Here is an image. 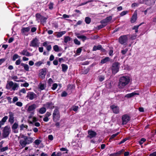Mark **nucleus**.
Listing matches in <instances>:
<instances>
[{"mask_svg": "<svg viewBox=\"0 0 156 156\" xmlns=\"http://www.w3.org/2000/svg\"><path fill=\"white\" fill-rule=\"evenodd\" d=\"M43 62L42 61H38L35 63V65L37 66H40L42 64H43Z\"/></svg>", "mask_w": 156, "mask_h": 156, "instance_id": "nucleus-52", "label": "nucleus"}, {"mask_svg": "<svg viewBox=\"0 0 156 156\" xmlns=\"http://www.w3.org/2000/svg\"><path fill=\"white\" fill-rule=\"evenodd\" d=\"M99 80L100 81H102L105 79V77L104 76L100 75L98 76Z\"/></svg>", "mask_w": 156, "mask_h": 156, "instance_id": "nucleus-45", "label": "nucleus"}, {"mask_svg": "<svg viewBox=\"0 0 156 156\" xmlns=\"http://www.w3.org/2000/svg\"><path fill=\"white\" fill-rule=\"evenodd\" d=\"M21 60L20 59H19L17 60L16 62H15V64L16 65H19L21 64Z\"/></svg>", "mask_w": 156, "mask_h": 156, "instance_id": "nucleus-55", "label": "nucleus"}, {"mask_svg": "<svg viewBox=\"0 0 156 156\" xmlns=\"http://www.w3.org/2000/svg\"><path fill=\"white\" fill-rule=\"evenodd\" d=\"M53 49L55 52H59L61 50L59 47L57 45H55L53 46Z\"/></svg>", "mask_w": 156, "mask_h": 156, "instance_id": "nucleus-30", "label": "nucleus"}, {"mask_svg": "<svg viewBox=\"0 0 156 156\" xmlns=\"http://www.w3.org/2000/svg\"><path fill=\"white\" fill-rule=\"evenodd\" d=\"M73 110L75 112H76L77 111L78 108V106H73Z\"/></svg>", "mask_w": 156, "mask_h": 156, "instance_id": "nucleus-60", "label": "nucleus"}, {"mask_svg": "<svg viewBox=\"0 0 156 156\" xmlns=\"http://www.w3.org/2000/svg\"><path fill=\"white\" fill-rule=\"evenodd\" d=\"M19 93H20L25 94L26 93V90L24 88H22L20 90Z\"/></svg>", "mask_w": 156, "mask_h": 156, "instance_id": "nucleus-53", "label": "nucleus"}, {"mask_svg": "<svg viewBox=\"0 0 156 156\" xmlns=\"http://www.w3.org/2000/svg\"><path fill=\"white\" fill-rule=\"evenodd\" d=\"M128 49L127 48H126L125 50H122L121 51V53L123 55H125L127 52Z\"/></svg>", "mask_w": 156, "mask_h": 156, "instance_id": "nucleus-54", "label": "nucleus"}, {"mask_svg": "<svg viewBox=\"0 0 156 156\" xmlns=\"http://www.w3.org/2000/svg\"><path fill=\"white\" fill-rule=\"evenodd\" d=\"M28 127V126L26 125H24L23 124L21 125L20 126V130H23L24 128L27 129Z\"/></svg>", "mask_w": 156, "mask_h": 156, "instance_id": "nucleus-43", "label": "nucleus"}, {"mask_svg": "<svg viewBox=\"0 0 156 156\" xmlns=\"http://www.w3.org/2000/svg\"><path fill=\"white\" fill-rule=\"evenodd\" d=\"M8 119V117L7 116H4L2 119V121H3L4 122H5Z\"/></svg>", "mask_w": 156, "mask_h": 156, "instance_id": "nucleus-57", "label": "nucleus"}, {"mask_svg": "<svg viewBox=\"0 0 156 156\" xmlns=\"http://www.w3.org/2000/svg\"><path fill=\"white\" fill-rule=\"evenodd\" d=\"M37 108V105L34 104L30 105L27 109V112L30 113V115L29 117V118H31L32 115L34 114L35 109Z\"/></svg>", "mask_w": 156, "mask_h": 156, "instance_id": "nucleus-4", "label": "nucleus"}, {"mask_svg": "<svg viewBox=\"0 0 156 156\" xmlns=\"http://www.w3.org/2000/svg\"><path fill=\"white\" fill-rule=\"evenodd\" d=\"M74 42L76 44L79 45L80 44V42L77 39H75L74 40Z\"/></svg>", "mask_w": 156, "mask_h": 156, "instance_id": "nucleus-47", "label": "nucleus"}, {"mask_svg": "<svg viewBox=\"0 0 156 156\" xmlns=\"http://www.w3.org/2000/svg\"><path fill=\"white\" fill-rule=\"evenodd\" d=\"M20 53L21 55H26L27 56H30L32 55L26 49H23L22 51L20 52Z\"/></svg>", "mask_w": 156, "mask_h": 156, "instance_id": "nucleus-17", "label": "nucleus"}, {"mask_svg": "<svg viewBox=\"0 0 156 156\" xmlns=\"http://www.w3.org/2000/svg\"><path fill=\"white\" fill-rule=\"evenodd\" d=\"M106 26V24H102L98 27V30H100L101 29L104 27Z\"/></svg>", "mask_w": 156, "mask_h": 156, "instance_id": "nucleus-50", "label": "nucleus"}, {"mask_svg": "<svg viewBox=\"0 0 156 156\" xmlns=\"http://www.w3.org/2000/svg\"><path fill=\"white\" fill-rule=\"evenodd\" d=\"M77 38L79 39H81L83 42L87 39L86 37L83 35L78 36H77Z\"/></svg>", "mask_w": 156, "mask_h": 156, "instance_id": "nucleus-31", "label": "nucleus"}, {"mask_svg": "<svg viewBox=\"0 0 156 156\" xmlns=\"http://www.w3.org/2000/svg\"><path fill=\"white\" fill-rule=\"evenodd\" d=\"M81 48H79L76 50V52L77 54H79L81 52Z\"/></svg>", "mask_w": 156, "mask_h": 156, "instance_id": "nucleus-63", "label": "nucleus"}, {"mask_svg": "<svg viewBox=\"0 0 156 156\" xmlns=\"http://www.w3.org/2000/svg\"><path fill=\"white\" fill-rule=\"evenodd\" d=\"M120 63L118 62L114 63L112 66V71L113 73L115 74L119 71Z\"/></svg>", "mask_w": 156, "mask_h": 156, "instance_id": "nucleus-7", "label": "nucleus"}, {"mask_svg": "<svg viewBox=\"0 0 156 156\" xmlns=\"http://www.w3.org/2000/svg\"><path fill=\"white\" fill-rule=\"evenodd\" d=\"M85 21L87 24H89L91 22V19L90 18L88 17H87L85 18Z\"/></svg>", "mask_w": 156, "mask_h": 156, "instance_id": "nucleus-34", "label": "nucleus"}, {"mask_svg": "<svg viewBox=\"0 0 156 156\" xmlns=\"http://www.w3.org/2000/svg\"><path fill=\"white\" fill-rule=\"evenodd\" d=\"M61 66L62 67V71L64 73L66 72L68 68L67 65L65 64H61Z\"/></svg>", "mask_w": 156, "mask_h": 156, "instance_id": "nucleus-23", "label": "nucleus"}, {"mask_svg": "<svg viewBox=\"0 0 156 156\" xmlns=\"http://www.w3.org/2000/svg\"><path fill=\"white\" fill-rule=\"evenodd\" d=\"M36 20L38 21H40L41 22L44 23L46 22L47 18L41 15L39 13H37L36 15Z\"/></svg>", "mask_w": 156, "mask_h": 156, "instance_id": "nucleus-11", "label": "nucleus"}, {"mask_svg": "<svg viewBox=\"0 0 156 156\" xmlns=\"http://www.w3.org/2000/svg\"><path fill=\"white\" fill-rule=\"evenodd\" d=\"M100 23L101 24H106V25H107V24L108 22H107V20L105 19L102 20L100 22Z\"/></svg>", "mask_w": 156, "mask_h": 156, "instance_id": "nucleus-41", "label": "nucleus"}, {"mask_svg": "<svg viewBox=\"0 0 156 156\" xmlns=\"http://www.w3.org/2000/svg\"><path fill=\"white\" fill-rule=\"evenodd\" d=\"M112 16H109L106 17L105 19L107 21V22L109 23L112 20Z\"/></svg>", "mask_w": 156, "mask_h": 156, "instance_id": "nucleus-49", "label": "nucleus"}, {"mask_svg": "<svg viewBox=\"0 0 156 156\" xmlns=\"http://www.w3.org/2000/svg\"><path fill=\"white\" fill-rule=\"evenodd\" d=\"M128 35L121 36L119 38V41L122 44L126 45L128 40Z\"/></svg>", "mask_w": 156, "mask_h": 156, "instance_id": "nucleus-6", "label": "nucleus"}, {"mask_svg": "<svg viewBox=\"0 0 156 156\" xmlns=\"http://www.w3.org/2000/svg\"><path fill=\"white\" fill-rule=\"evenodd\" d=\"M57 84L56 83H54L52 85V87H51V89L53 90H55L57 88Z\"/></svg>", "mask_w": 156, "mask_h": 156, "instance_id": "nucleus-42", "label": "nucleus"}, {"mask_svg": "<svg viewBox=\"0 0 156 156\" xmlns=\"http://www.w3.org/2000/svg\"><path fill=\"white\" fill-rule=\"evenodd\" d=\"M136 95H139V94L135 92H132L126 94L125 97L127 98H130Z\"/></svg>", "mask_w": 156, "mask_h": 156, "instance_id": "nucleus-22", "label": "nucleus"}, {"mask_svg": "<svg viewBox=\"0 0 156 156\" xmlns=\"http://www.w3.org/2000/svg\"><path fill=\"white\" fill-rule=\"evenodd\" d=\"M53 119L54 121L56 122L59 120L60 118V113L57 108H55L53 114Z\"/></svg>", "mask_w": 156, "mask_h": 156, "instance_id": "nucleus-5", "label": "nucleus"}, {"mask_svg": "<svg viewBox=\"0 0 156 156\" xmlns=\"http://www.w3.org/2000/svg\"><path fill=\"white\" fill-rule=\"evenodd\" d=\"M110 108L112 110L114 113L118 114L119 112V108L115 105H112L110 106Z\"/></svg>", "mask_w": 156, "mask_h": 156, "instance_id": "nucleus-16", "label": "nucleus"}, {"mask_svg": "<svg viewBox=\"0 0 156 156\" xmlns=\"http://www.w3.org/2000/svg\"><path fill=\"white\" fill-rule=\"evenodd\" d=\"M67 95V93L65 91L63 92L61 95L62 97H66Z\"/></svg>", "mask_w": 156, "mask_h": 156, "instance_id": "nucleus-61", "label": "nucleus"}, {"mask_svg": "<svg viewBox=\"0 0 156 156\" xmlns=\"http://www.w3.org/2000/svg\"><path fill=\"white\" fill-rule=\"evenodd\" d=\"M18 127V124L17 123H15L12 126V129L15 130Z\"/></svg>", "mask_w": 156, "mask_h": 156, "instance_id": "nucleus-36", "label": "nucleus"}, {"mask_svg": "<svg viewBox=\"0 0 156 156\" xmlns=\"http://www.w3.org/2000/svg\"><path fill=\"white\" fill-rule=\"evenodd\" d=\"M19 87V84L13 83L12 81H8L6 85V88L10 90L15 91L17 90Z\"/></svg>", "mask_w": 156, "mask_h": 156, "instance_id": "nucleus-3", "label": "nucleus"}, {"mask_svg": "<svg viewBox=\"0 0 156 156\" xmlns=\"http://www.w3.org/2000/svg\"><path fill=\"white\" fill-rule=\"evenodd\" d=\"M37 97V95L33 92L29 91L27 94L26 96V98L30 100H33L36 98Z\"/></svg>", "mask_w": 156, "mask_h": 156, "instance_id": "nucleus-10", "label": "nucleus"}, {"mask_svg": "<svg viewBox=\"0 0 156 156\" xmlns=\"http://www.w3.org/2000/svg\"><path fill=\"white\" fill-rule=\"evenodd\" d=\"M128 11H122L121 13L120 14V16H123L126 15V14L128 13Z\"/></svg>", "mask_w": 156, "mask_h": 156, "instance_id": "nucleus-58", "label": "nucleus"}, {"mask_svg": "<svg viewBox=\"0 0 156 156\" xmlns=\"http://www.w3.org/2000/svg\"><path fill=\"white\" fill-rule=\"evenodd\" d=\"M71 38L69 36H66L65 37L64 41L65 43H67L68 42L70 41Z\"/></svg>", "mask_w": 156, "mask_h": 156, "instance_id": "nucleus-32", "label": "nucleus"}, {"mask_svg": "<svg viewBox=\"0 0 156 156\" xmlns=\"http://www.w3.org/2000/svg\"><path fill=\"white\" fill-rule=\"evenodd\" d=\"M140 4V3H134L132 4L131 7L133 8L136 7H137Z\"/></svg>", "mask_w": 156, "mask_h": 156, "instance_id": "nucleus-39", "label": "nucleus"}, {"mask_svg": "<svg viewBox=\"0 0 156 156\" xmlns=\"http://www.w3.org/2000/svg\"><path fill=\"white\" fill-rule=\"evenodd\" d=\"M41 142V140L37 139L34 142L36 145H38L40 144Z\"/></svg>", "mask_w": 156, "mask_h": 156, "instance_id": "nucleus-48", "label": "nucleus"}, {"mask_svg": "<svg viewBox=\"0 0 156 156\" xmlns=\"http://www.w3.org/2000/svg\"><path fill=\"white\" fill-rule=\"evenodd\" d=\"M46 109L45 107H42L40 109L39 112L41 114H43L46 112Z\"/></svg>", "mask_w": 156, "mask_h": 156, "instance_id": "nucleus-28", "label": "nucleus"}, {"mask_svg": "<svg viewBox=\"0 0 156 156\" xmlns=\"http://www.w3.org/2000/svg\"><path fill=\"white\" fill-rule=\"evenodd\" d=\"M16 105H17V106H19V107H21L23 105V104L22 102H17L16 104Z\"/></svg>", "mask_w": 156, "mask_h": 156, "instance_id": "nucleus-59", "label": "nucleus"}, {"mask_svg": "<svg viewBox=\"0 0 156 156\" xmlns=\"http://www.w3.org/2000/svg\"><path fill=\"white\" fill-rule=\"evenodd\" d=\"M30 30V28L29 27H23L21 30V31L22 33H25L28 32Z\"/></svg>", "mask_w": 156, "mask_h": 156, "instance_id": "nucleus-25", "label": "nucleus"}, {"mask_svg": "<svg viewBox=\"0 0 156 156\" xmlns=\"http://www.w3.org/2000/svg\"><path fill=\"white\" fill-rule=\"evenodd\" d=\"M46 74V68L42 69L39 74V76L42 79L45 78Z\"/></svg>", "mask_w": 156, "mask_h": 156, "instance_id": "nucleus-15", "label": "nucleus"}, {"mask_svg": "<svg viewBox=\"0 0 156 156\" xmlns=\"http://www.w3.org/2000/svg\"><path fill=\"white\" fill-rule=\"evenodd\" d=\"M130 80V78L129 76H124L120 77L118 85L120 89L124 88L129 84Z\"/></svg>", "mask_w": 156, "mask_h": 156, "instance_id": "nucleus-1", "label": "nucleus"}, {"mask_svg": "<svg viewBox=\"0 0 156 156\" xmlns=\"http://www.w3.org/2000/svg\"><path fill=\"white\" fill-rule=\"evenodd\" d=\"M66 33L65 31H62L60 32H58L57 33L56 36L58 37H61L63 35Z\"/></svg>", "mask_w": 156, "mask_h": 156, "instance_id": "nucleus-27", "label": "nucleus"}, {"mask_svg": "<svg viewBox=\"0 0 156 156\" xmlns=\"http://www.w3.org/2000/svg\"><path fill=\"white\" fill-rule=\"evenodd\" d=\"M22 138L23 139H20L19 141L21 148L24 147L27 144H30L33 141V139L31 137L23 136Z\"/></svg>", "mask_w": 156, "mask_h": 156, "instance_id": "nucleus-2", "label": "nucleus"}, {"mask_svg": "<svg viewBox=\"0 0 156 156\" xmlns=\"http://www.w3.org/2000/svg\"><path fill=\"white\" fill-rule=\"evenodd\" d=\"M119 132H117V133H115V134H113V135H112L111 137H110V139H113L114 138H115L116 136H117L119 134Z\"/></svg>", "mask_w": 156, "mask_h": 156, "instance_id": "nucleus-46", "label": "nucleus"}, {"mask_svg": "<svg viewBox=\"0 0 156 156\" xmlns=\"http://www.w3.org/2000/svg\"><path fill=\"white\" fill-rule=\"evenodd\" d=\"M43 105L44 107L50 109H53L54 107L53 104L52 102H47L45 104H44Z\"/></svg>", "mask_w": 156, "mask_h": 156, "instance_id": "nucleus-18", "label": "nucleus"}, {"mask_svg": "<svg viewBox=\"0 0 156 156\" xmlns=\"http://www.w3.org/2000/svg\"><path fill=\"white\" fill-rule=\"evenodd\" d=\"M60 150L61 151H66V154L68 153L67 151H68V150L66 148L62 147V148H60Z\"/></svg>", "mask_w": 156, "mask_h": 156, "instance_id": "nucleus-56", "label": "nucleus"}, {"mask_svg": "<svg viewBox=\"0 0 156 156\" xmlns=\"http://www.w3.org/2000/svg\"><path fill=\"white\" fill-rule=\"evenodd\" d=\"M146 140L144 138H142L139 141V143L140 145H142L144 142Z\"/></svg>", "mask_w": 156, "mask_h": 156, "instance_id": "nucleus-40", "label": "nucleus"}, {"mask_svg": "<svg viewBox=\"0 0 156 156\" xmlns=\"http://www.w3.org/2000/svg\"><path fill=\"white\" fill-rule=\"evenodd\" d=\"M20 57L17 54H15L13 55L12 58V60L13 61H15L17 59Z\"/></svg>", "mask_w": 156, "mask_h": 156, "instance_id": "nucleus-33", "label": "nucleus"}, {"mask_svg": "<svg viewBox=\"0 0 156 156\" xmlns=\"http://www.w3.org/2000/svg\"><path fill=\"white\" fill-rule=\"evenodd\" d=\"M8 149V147L7 146L4 147L0 149V151L2 152H3L7 150Z\"/></svg>", "mask_w": 156, "mask_h": 156, "instance_id": "nucleus-44", "label": "nucleus"}, {"mask_svg": "<svg viewBox=\"0 0 156 156\" xmlns=\"http://www.w3.org/2000/svg\"><path fill=\"white\" fill-rule=\"evenodd\" d=\"M9 122L11 124H12L14 122V114L11 112H9Z\"/></svg>", "mask_w": 156, "mask_h": 156, "instance_id": "nucleus-14", "label": "nucleus"}, {"mask_svg": "<svg viewBox=\"0 0 156 156\" xmlns=\"http://www.w3.org/2000/svg\"><path fill=\"white\" fill-rule=\"evenodd\" d=\"M110 60V58L108 57H106L105 58L102 59L101 61V64H104Z\"/></svg>", "mask_w": 156, "mask_h": 156, "instance_id": "nucleus-26", "label": "nucleus"}, {"mask_svg": "<svg viewBox=\"0 0 156 156\" xmlns=\"http://www.w3.org/2000/svg\"><path fill=\"white\" fill-rule=\"evenodd\" d=\"M53 83V81L51 78H49L48 79V83L49 85H51Z\"/></svg>", "mask_w": 156, "mask_h": 156, "instance_id": "nucleus-51", "label": "nucleus"}, {"mask_svg": "<svg viewBox=\"0 0 156 156\" xmlns=\"http://www.w3.org/2000/svg\"><path fill=\"white\" fill-rule=\"evenodd\" d=\"M46 87V84L44 83H40L38 85V87L41 90H44Z\"/></svg>", "mask_w": 156, "mask_h": 156, "instance_id": "nucleus-21", "label": "nucleus"}, {"mask_svg": "<svg viewBox=\"0 0 156 156\" xmlns=\"http://www.w3.org/2000/svg\"><path fill=\"white\" fill-rule=\"evenodd\" d=\"M12 79H13L14 81L19 82H21V81L20 80H18V77L16 76H12Z\"/></svg>", "mask_w": 156, "mask_h": 156, "instance_id": "nucleus-35", "label": "nucleus"}, {"mask_svg": "<svg viewBox=\"0 0 156 156\" xmlns=\"http://www.w3.org/2000/svg\"><path fill=\"white\" fill-rule=\"evenodd\" d=\"M101 46L99 45L98 46H94L93 48V51H95L97 50H101Z\"/></svg>", "mask_w": 156, "mask_h": 156, "instance_id": "nucleus-29", "label": "nucleus"}, {"mask_svg": "<svg viewBox=\"0 0 156 156\" xmlns=\"http://www.w3.org/2000/svg\"><path fill=\"white\" fill-rule=\"evenodd\" d=\"M21 65V66L23 67L24 69L26 71H29V66L27 64L22 63Z\"/></svg>", "mask_w": 156, "mask_h": 156, "instance_id": "nucleus-24", "label": "nucleus"}, {"mask_svg": "<svg viewBox=\"0 0 156 156\" xmlns=\"http://www.w3.org/2000/svg\"><path fill=\"white\" fill-rule=\"evenodd\" d=\"M155 0H145V3L148 5H154L155 3Z\"/></svg>", "mask_w": 156, "mask_h": 156, "instance_id": "nucleus-19", "label": "nucleus"}, {"mask_svg": "<svg viewBox=\"0 0 156 156\" xmlns=\"http://www.w3.org/2000/svg\"><path fill=\"white\" fill-rule=\"evenodd\" d=\"M39 44L38 40L37 38H35L30 41V46L33 47H36L39 46Z\"/></svg>", "mask_w": 156, "mask_h": 156, "instance_id": "nucleus-8", "label": "nucleus"}, {"mask_svg": "<svg viewBox=\"0 0 156 156\" xmlns=\"http://www.w3.org/2000/svg\"><path fill=\"white\" fill-rule=\"evenodd\" d=\"M137 13L135 11L132 16L131 20V22L133 23H134L137 19Z\"/></svg>", "mask_w": 156, "mask_h": 156, "instance_id": "nucleus-20", "label": "nucleus"}, {"mask_svg": "<svg viewBox=\"0 0 156 156\" xmlns=\"http://www.w3.org/2000/svg\"><path fill=\"white\" fill-rule=\"evenodd\" d=\"M122 125L126 124L130 120V117L127 115H124L122 117Z\"/></svg>", "mask_w": 156, "mask_h": 156, "instance_id": "nucleus-12", "label": "nucleus"}, {"mask_svg": "<svg viewBox=\"0 0 156 156\" xmlns=\"http://www.w3.org/2000/svg\"><path fill=\"white\" fill-rule=\"evenodd\" d=\"M10 128L8 126H5L3 130L2 133L3 136L4 138H6L8 137L10 133Z\"/></svg>", "mask_w": 156, "mask_h": 156, "instance_id": "nucleus-9", "label": "nucleus"}, {"mask_svg": "<svg viewBox=\"0 0 156 156\" xmlns=\"http://www.w3.org/2000/svg\"><path fill=\"white\" fill-rule=\"evenodd\" d=\"M54 3L52 2H50L48 5V8L49 9L52 10L53 9Z\"/></svg>", "mask_w": 156, "mask_h": 156, "instance_id": "nucleus-38", "label": "nucleus"}, {"mask_svg": "<svg viewBox=\"0 0 156 156\" xmlns=\"http://www.w3.org/2000/svg\"><path fill=\"white\" fill-rule=\"evenodd\" d=\"M149 156H156V151L149 154Z\"/></svg>", "mask_w": 156, "mask_h": 156, "instance_id": "nucleus-64", "label": "nucleus"}, {"mask_svg": "<svg viewBox=\"0 0 156 156\" xmlns=\"http://www.w3.org/2000/svg\"><path fill=\"white\" fill-rule=\"evenodd\" d=\"M51 45H48L46 47V49L48 51H49L51 50Z\"/></svg>", "mask_w": 156, "mask_h": 156, "instance_id": "nucleus-62", "label": "nucleus"}, {"mask_svg": "<svg viewBox=\"0 0 156 156\" xmlns=\"http://www.w3.org/2000/svg\"><path fill=\"white\" fill-rule=\"evenodd\" d=\"M88 133V135L87 136L90 139L95 137L97 135V133L95 132L91 129L89 130Z\"/></svg>", "mask_w": 156, "mask_h": 156, "instance_id": "nucleus-13", "label": "nucleus"}, {"mask_svg": "<svg viewBox=\"0 0 156 156\" xmlns=\"http://www.w3.org/2000/svg\"><path fill=\"white\" fill-rule=\"evenodd\" d=\"M141 25V24H140L138 26H134L133 28L132 29L133 30H135V32L136 33H137L138 31V28Z\"/></svg>", "mask_w": 156, "mask_h": 156, "instance_id": "nucleus-37", "label": "nucleus"}]
</instances>
